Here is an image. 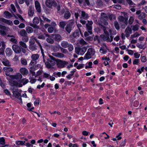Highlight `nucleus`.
I'll use <instances>...</instances> for the list:
<instances>
[{"instance_id":"obj_29","label":"nucleus","mask_w":147,"mask_h":147,"mask_svg":"<svg viewBox=\"0 0 147 147\" xmlns=\"http://www.w3.org/2000/svg\"><path fill=\"white\" fill-rule=\"evenodd\" d=\"M47 38L46 39V41L48 43L51 44H53L54 42V40L53 39L49 34L48 36H47Z\"/></svg>"},{"instance_id":"obj_37","label":"nucleus","mask_w":147,"mask_h":147,"mask_svg":"<svg viewBox=\"0 0 147 147\" xmlns=\"http://www.w3.org/2000/svg\"><path fill=\"white\" fill-rule=\"evenodd\" d=\"M26 29L27 32L28 34L32 33L33 31V28L30 26L26 27Z\"/></svg>"},{"instance_id":"obj_30","label":"nucleus","mask_w":147,"mask_h":147,"mask_svg":"<svg viewBox=\"0 0 147 147\" xmlns=\"http://www.w3.org/2000/svg\"><path fill=\"white\" fill-rule=\"evenodd\" d=\"M87 52L89 54H90L92 57L93 56L95 53V51L94 49L92 48H89L88 49Z\"/></svg>"},{"instance_id":"obj_1","label":"nucleus","mask_w":147,"mask_h":147,"mask_svg":"<svg viewBox=\"0 0 147 147\" xmlns=\"http://www.w3.org/2000/svg\"><path fill=\"white\" fill-rule=\"evenodd\" d=\"M50 58L47 59V61L45 62V65L47 68H50L52 66L54 65L56 62V60L52 56H50Z\"/></svg>"},{"instance_id":"obj_31","label":"nucleus","mask_w":147,"mask_h":147,"mask_svg":"<svg viewBox=\"0 0 147 147\" xmlns=\"http://www.w3.org/2000/svg\"><path fill=\"white\" fill-rule=\"evenodd\" d=\"M71 15V14L70 12L68 11H67L64 13V17L65 19H67L70 17Z\"/></svg>"},{"instance_id":"obj_15","label":"nucleus","mask_w":147,"mask_h":147,"mask_svg":"<svg viewBox=\"0 0 147 147\" xmlns=\"http://www.w3.org/2000/svg\"><path fill=\"white\" fill-rule=\"evenodd\" d=\"M73 24L72 23H69L66 25L65 27V30L67 33L69 34L72 30Z\"/></svg>"},{"instance_id":"obj_28","label":"nucleus","mask_w":147,"mask_h":147,"mask_svg":"<svg viewBox=\"0 0 147 147\" xmlns=\"http://www.w3.org/2000/svg\"><path fill=\"white\" fill-rule=\"evenodd\" d=\"M69 44L66 41H63L61 43V45L63 48H66L69 46Z\"/></svg>"},{"instance_id":"obj_58","label":"nucleus","mask_w":147,"mask_h":147,"mask_svg":"<svg viewBox=\"0 0 147 147\" xmlns=\"http://www.w3.org/2000/svg\"><path fill=\"white\" fill-rule=\"evenodd\" d=\"M61 73L60 72H55L53 73V75L56 77H57V76L60 77L61 76Z\"/></svg>"},{"instance_id":"obj_36","label":"nucleus","mask_w":147,"mask_h":147,"mask_svg":"<svg viewBox=\"0 0 147 147\" xmlns=\"http://www.w3.org/2000/svg\"><path fill=\"white\" fill-rule=\"evenodd\" d=\"M25 141H16V144L17 145H20L21 146H24L25 145Z\"/></svg>"},{"instance_id":"obj_16","label":"nucleus","mask_w":147,"mask_h":147,"mask_svg":"<svg viewBox=\"0 0 147 147\" xmlns=\"http://www.w3.org/2000/svg\"><path fill=\"white\" fill-rule=\"evenodd\" d=\"M124 32L126 37L128 38L130 34L132 33V30L129 26H128L125 29Z\"/></svg>"},{"instance_id":"obj_39","label":"nucleus","mask_w":147,"mask_h":147,"mask_svg":"<svg viewBox=\"0 0 147 147\" xmlns=\"http://www.w3.org/2000/svg\"><path fill=\"white\" fill-rule=\"evenodd\" d=\"M76 70H73L71 71L70 72V74L66 76V78L68 80H70L71 78H72L73 75L74 74V73L76 72Z\"/></svg>"},{"instance_id":"obj_19","label":"nucleus","mask_w":147,"mask_h":147,"mask_svg":"<svg viewBox=\"0 0 147 147\" xmlns=\"http://www.w3.org/2000/svg\"><path fill=\"white\" fill-rule=\"evenodd\" d=\"M10 85L11 86H16L17 87H21L22 86V84L19 83L16 81L13 80L11 84Z\"/></svg>"},{"instance_id":"obj_10","label":"nucleus","mask_w":147,"mask_h":147,"mask_svg":"<svg viewBox=\"0 0 147 147\" xmlns=\"http://www.w3.org/2000/svg\"><path fill=\"white\" fill-rule=\"evenodd\" d=\"M22 77V75L20 73H16L14 75L9 76V77L12 80H18V81L21 79Z\"/></svg>"},{"instance_id":"obj_8","label":"nucleus","mask_w":147,"mask_h":147,"mask_svg":"<svg viewBox=\"0 0 147 147\" xmlns=\"http://www.w3.org/2000/svg\"><path fill=\"white\" fill-rule=\"evenodd\" d=\"M45 4L46 6L49 8H51L52 6L55 7L57 5L56 2L54 0H47Z\"/></svg>"},{"instance_id":"obj_11","label":"nucleus","mask_w":147,"mask_h":147,"mask_svg":"<svg viewBox=\"0 0 147 147\" xmlns=\"http://www.w3.org/2000/svg\"><path fill=\"white\" fill-rule=\"evenodd\" d=\"M136 14L138 15L137 18L139 19L142 20L146 17V14L143 12H141L140 10L137 11Z\"/></svg>"},{"instance_id":"obj_24","label":"nucleus","mask_w":147,"mask_h":147,"mask_svg":"<svg viewBox=\"0 0 147 147\" xmlns=\"http://www.w3.org/2000/svg\"><path fill=\"white\" fill-rule=\"evenodd\" d=\"M18 34H19L21 36L24 37L25 36L28 35V34L25 30L22 29L20 32H18Z\"/></svg>"},{"instance_id":"obj_53","label":"nucleus","mask_w":147,"mask_h":147,"mask_svg":"<svg viewBox=\"0 0 147 147\" xmlns=\"http://www.w3.org/2000/svg\"><path fill=\"white\" fill-rule=\"evenodd\" d=\"M4 82V81L0 77V86L3 88H4L5 86Z\"/></svg>"},{"instance_id":"obj_27","label":"nucleus","mask_w":147,"mask_h":147,"mask_svg":"<svg viewBox=\"0 0 147 147\" xmlns=\"http://www.w3.org/2000/svg\"><path fill=\"white\" fill-rule=\"evenodd\" d=\"M80 31L78 30H75L72 33V36L74 38L78 37L80 36Z\"/></svg>"},{"instance_id":"obj_60","label":"nucleus","mask_w":147,"mask_h":147,"mask_svg":"<svg viewBox=\"0 0 147 147\" xmlns=\"http://www.w3.org/2000/svg\"><path fill=\"white\" fill-rule=\"evenodd\" d=\"M141 61L142 62H145L146 61V59L145 56H141Z\"/></svg>"},{"instance_id":"obj_18","label":"nucleus","mask_w":147,"mask_h":147,"mask_svg":"<svg viewBox=\"0 0 147 147\" xmlns=\"http://www.w3.org/2000/svg\"><path fill=\"white\" fill-rule=\"evenodd\" d=\"M34 9L33 6L30 5L29 7L28 10V14L30 16H32L34 15Z\"/></svg>"},{"instance_id":"obj_64","label":"nucleus","mask_w":147,"mask_h":147,"mask_svg":"<svg viewBox=\"0 0 147 147\" xmlns=\"http://www.w3.org/2000/svg\"><path fill=\"white\" fill-rule=\"evenodd\" d=\"M134 56L135 58L137 59L140 57V55L138 53L136 52L134 53Z\"/></svg>"},{"instance_id":"obj_5","label":"nucleus","mask_w":147,"mask_h":147,"mask_svg":"<svg viewBox=\"0 0 147 147\" xmlns=\"http://www.w3.org/2000/svg\"><path fill=\"white\" fill-rule=\"evenodd\" d=\"M87 49V48L86 47H83L82 48H75V52L77 54L83 55L86 51Z\"/></svg>"},{"instance_id":"obj_22","label":"nucleus","mask_w":147,"mask_h":147,"mask_svg":"<svg viewBox=\"0 0 147 147\" xmlns=\"http://www.w3.org/2000/svg\"><path fill=\"white\" fill-rule=\"evenodd\" d=\"M53 35L55 40L57 42H59L62 39L61 36L59 34H55Z\"/></svg>"},{"instance_id":"obj_20","label":"nucleus","mask_w":147,"mask_h":147,"mask_svg":"<svg viewBox=\"0 0 147 147\" xmlns=\"http://www.w3.org/2000/svg\"><path fill=\"white\" fill-rule=\"evenodd\" d=\"M35 7L38 13L41 12V7L40 4L38 1H36L35 2Z\"/></svg>"},{"instance_id":"obj_49","label":"nucleus","mask_w":147,"mask_h":147,"mask_svg":"<svg viewBox=\"0 0 147 147\" xmlns=\"http://www.w3.org/2000/svg\"><path fill=\"white\" fill-rule=\"evenodd\" d=\"M79 43L80 44L83 45H86L87 44V42L82 38L79 41Z\"/></svg>"},{"instance_id":"obj_17","label":"nucleus","mask_w":147,"mask_h":147,"mask_svg":"<svg viewBox=\"0 0 147 147\" xmlns=\"http://www.w3.org/2000/svg\"><path fill=\"white\" fill-rule=\"evenodd\" d=\"M4 71L5 72V75L7 76H9V73L13 71V69L12 68L9 67H5L3 68Z\"/></svg>"},{"instance_id":"obj_61","label":"nucleus","mask_w":147,"mask_h":147,"mask_svg":"<svg viewBox=\"0 0 147 147\" xmlns=\"http://www.w3.org/2000/svg\"><path fill=\"white\" fill-rule=\"evenodd\" d=\"M0 143L2 145H4L5 143V139L3 137L0 138Z\"/></svg>"},{"instance_id":"obj_43","label":"nucleus","mask_w":147,"mask_h":147,"mask_svg":"<svg viewBox=\"0 0 147 147\" xmlns=\"http://www.w3.org/2000/svg\"><path fill=\"white\" fill-rule=\"evenodd\" d=\"M87 30L89 33L91 34H92V26H86Z\"/></svg>"},{"instance_id":"obj_51","label":"nucleus","mask_w":147,"mask_h":147,"mask_svg":"<svg viewBox=\"0 0 147 147\" xmlns=\"http://www.w3.org/2000/svg\"><path fill=\"white\" fill-rule=\"evenodd\" d=\"M22 41L25 42H27L29 40V38L28 35L23 37L22 38Z\"/></svg>"},{"instance_id":"obj_7","label":"nucleus","mask_w":147,"mask_h":147,"mask_svg":"<svg viewBox=\"0 0 147 147\" xmlns=\"http://www.w3.org/2000/svg\"><path fill=\"white\" fill-rule=\"evenodd\" d=\"M39 18L37 17H35L33 19V23H30V25L34 28L38 29L39 28V26L37 25L39 24Z\"/></svg>"},{"instance_id":"obj_52","label":"nucleus","mask_w":147,"mask_h":147,"mask_svg":"<svg viewBox=\"0 0 147 147\" xmlns=\"http://www.w3.org/2000/svg\"><path fill=\"white\" fill-rule=\"evenodd\" d=\"M59 48L61 50V51L62 53L67 54L68 53V51L66 49H65L60 46L59 47Z\"/></svg>"},{"instance_id":"obj_54","label":"nucleus","mask_w":147,"mask_h":147,"mask_svg":"<svg viewBox=\"0 0 147 147\" xmlns=\"http://www.w3.org/2000/svg\"><path fill=\"white\" fill-rule=\"evenodd\" d=\"M42 56L43 57V62L45 64V62H47L46 60H47V59H49V58H48V55H45V54L42 55Z\"/></svg>"},{"instance_id":"obj_34","label":"nucleus","mask_w":147,"mask_h":147,"mask_svg":"<svg viewBox=\"0 0 147 147\" xmlns=\"http://www.w3.org/2000/svg\"><path fill=\"white\" fill-rule=\"evenodd\" d=\"M4 14L6 16V18H9L12 17V14L7 11H5Z\"/></svg>"},{"instance_id":"obj_12","label":"nucleus","mask_w":147,"mask_h":147,"mask_svg":"<svg viewBox=\"0 0 147 147\" xmlns=\"http://www.w3.org/2000/svg\"><path fill=\"white\" fill-rule=\"evenodd\" d=\"M113 37L114 36L112 35H111L109 38V34L106 35L104 36L103 39L107 42H111L113 40Z\"/></svg>"},{"instance_id":"obj_63","label":"nucleus","mask_w":147,"mask_h":147,"mask_svg":"<svg viewBox=\"0 0 147 147\" xmlns=\"http://www.w3.org/2000/svg\"><path fill=\"white\" fill-rule=\"evenodd\" d=\"M139 62V59H134L133 62V63L134 65H138Z\"/></svg>"},{"instance_id":"obj_32","label":"nucleus","mask_w":147,"mask_h":147,"mask_svg":"<svg viewBox=\"0 0 147 147\" xmlns=\"http://www.w3.org/2000/svg\"><path fill=\"white\" fill-rule=\"evenodd\" d=\"M5 53L6 55L8 56H9L12 55L13 52L11 49L7 48L6 49Z\"/></svg>"},{"instance_id":"obj_38","label":"nucleus","mask_w":147,"mask_h":147,"mask_svg":"<svg viewBox=\"0 0 147 147\" xmlns=\"http://www.w3.org/2000/svg\"><path fill=\"white\" fill-rule=\"evenodd\" d=\"M66 22L65 21H61L60 22L59 27L62 29H64L65 26L66 24Z\"/></svg>"},{"instance_id":"obj_14","label":"nucleus","mask_w":147,"mask_h":147,"mask_svg":"<svg viewBox=\"0 0 147 147\" xmlns=\"http://www.w3.org/2000/svg\"><path fill=\"white\" fill-rule=\"evenodd\" d=\"M108 50V49L107 46L105 44H103V45L100 48L99 51L101 53L105 54L107 52Z\"/></svg>"},{"instance_id":"obj_45","label":"nucleus","mask_w":147,"mask_h":147,"mask_svg":"<svg viewBox=\"0 0 147 147\" xmlns=\"http://www.w3.org/2000/svg\"><path fill=\"white\" fill-rule=\"evenodd\" d=\"M101 28L102 30H103L105 35L109 34L108 32L107 31V30H106V27L102 25H101Z\"/></svg>"},{"instance_id":"obj_62","label":"nucleus","mask_w":147,"mask_h":147,"mask_svg":"<svg viewBox=\"0 0 147 147\" xmlns=\"http://www.w3.org/2000/svg\"><path fill=\"white\" fill-rule=\"evenodd\" d=\"M54 30V28L52 27L48 28V31L50 33H52L53 32Z\"/></svg>"},{"instance_id":"obj_55","label":"nucleus","mask_w":147,"mask_h":147,"mask_svg":"<svg viewBox=\"0 0 147 147\" xmlns=\"http://www.w3.org/2000/svg\"><path fill=\"white\" fill-rule=\"evenodd\" d=\"M134 21V18L132 16L130 17L128 21L129 24H132Z\"/></svg>"},{"instance_id":"obj_3","label":"nucleus","mask_w":147,"mask_h":147,"mask_svg":"<svg viewBox=\"0 0 147 147\" xmlns=\"http://www.w3.org/2000/svg\"><path fill=\"white\" fill-rule=\"evenodd\" d=\"M11 90L13 93V96L16 98H17L21 101V102L22 103V99L21 98V94L18 91V89L11 88Z\"/></svg>"},{"instance_id":"obj_23","label":"nucleus","mask_w":147,"mask_h":147,"mask_svg":"<svg viewBox=\"0 0 147 147\" xmlns=\"http://www.w3.org/2000/svg\"><path fill=\"white\" fill-rule=\"evenodd\" d=\"M52 55L55 57L59 58H62L64 57V55L63 53L59 52L53 53Z\"/></svg>"},{"instance_id":"obj_26","label":"nucleus","mask_w":147,"mask_h":147,"mask_svg":"<svg viewBox=\"0 0 147 147\" xmlns=\"http://www.w3.org/2000/svg\"><path fill=\"white\" fill-rule=\"evenodd\" d=\"M18 81L19 82V83L21 84L23 83L22 84V86L25 85L28 82V80L25 78H23L21 80L20 79Z\"/></svg>"},{"instance_id":"obj_50","label":"nucleus","mask_w":147,"mask_h":147,"mask_svg":"<svg viewBox=\"0 0 147 147\" xmlns=\"http://www.w3.org/2000/svg\"><path fill=\"white\" fill-rule=\"evenodd\" d=\"M21 63L23 65H27V61L24 59L22 58L21 59Z\"/></svg>"},{"instance_id":"obj_44","label":"nucleus","mask_w":147,"mask_h":147,"mask_svg":"<svg viewBox=\"0 0 147 147\" xmlns=\"http://www.w3.org/2000/svg\"><path fill=\"white\" fill-rule=\"evenodd\" d=\"M139 26L138 24H136L135 25L131 26L132 30L134 31L138 30L139 29Z\"/></svg>"},{"instance_id":"obj_47","label":"nucleus","mask_w":147,"mask_h":147,"mask_svg":"<svg viewBox=\"0 0 147 147\" xmlns=\"http://www.w3.org/2000/svg\"><path fill=\"white\" fill-rule=\"evenodd\" d=\"M114 24L115 28L117 30L120 29V27L119 24L117 21H115L114 23Z\"/></svg>"},{"instance_id":"obj_42","label":"nucleus","mask_w":147,"mask_h":147,"mask_svg":"<svg viewBox=\"0 0 147 147\" xmlns=\"http://www.w3.org/2000/svg\"><path fill=\"white\" fill-rule=\"evenodd\" d=\"M29 49L31 51H34L37 49V47L35 45H29Z\"/></svg>"},{"instance_id":"obj_33","label":"nucleus","mask_w":147,"mask_h":147,"mask_svg":"<svg viewBox=\"0 0 147 147\" xmlns=\"http://www.w3.org/2000/svg\"><path fill=\"white\" fill-rule=\"evenodd\" d=\"M48 36V34L44 33V34L38 36V38L39 39L44 40L45 39V37Z\"/></svg>"},{"instance_id":"obj_21","label":"nucleus","mask_w":147,"mask_h":147,"mask_svg":"<svg viewBox=\"0 0 147 147\" xmlns=\"http://www.w3.org/2000/svg\"><path fill=\"white\" fill-rule=\"evenodd\" d=\"M0 21L1 22H3L9 25H12L13 24L12 22L11 21L4 18H0Z\"/></svg>"},{"instance_id":"obj_46","label":"nucleus","mask_w":147,"mask_h":147,"mask_svg":"<svg viewBox=\"0 0 147 147\" xmlns=\"http://www.w3.org/2000/svg\"><path fill=\"white\" fill-rule=\"evenodd\" d=\"M96 3L98 7H101L103 5V2L101 0H97Z\"/></svg>"},{"instance_id":"obj_57","label":"nucleus","mask_w":147,"mask_h":147,"mask_svg":"<svg viewBox=\"0 0 147 147\" xmlns=\"http://www.w3.org/2000/svg\"><path fill=\"white\" fill-rule=\"evenodd\" d=\"M127 3L131 6L133 7L134 5V3L132 2L131 0H126Z\"/></svg>"},{"instance_id":"obj_4","label":"nucleus","mask_w":147,"mask_h":147,"mask_svg":"<svg viewBox=\"0 0 147 147\" xmlns=\"http://www.w3.org/2000/svg\"><path fill=\"white\" fill-rule=\"evenodd\" d=\"M39 57V56L38 54H36L32 55L31 57L32 60H31L30 64L31 65H35L37 63V60L38 59Z\"/></svg>"},{"instance_id":"obj_13","label":"nucleus","mask_w":147,"mask_h":147,"mask_svg":"<svg viewBox=\"0 0 147 147\" xmlns=\"http://www.w3.org/2000/svg\"><path fill=\"white\" fill-rule=\"evenodd\" d=\"M118 20L121 23H124L126 24H128V18H124L122 16H119L118 18Z\"/></svg>"},{"instance_id":"obj_35","label":"nucleus","mask_w":147,"mask_h":147,"mask_svg":"<svg viewBox=\"0 0 147 147\" xmlns=\"http://www.w3.org/2000/svg\"><path fill=\"white\" fill-rule=\"evenodd\" d=\"M24 42L22 41H20L19 42V44L20 45V46L22 47L23 48L26 49L27 48V47L26 44Z\"/></svg>"},{"instance_id":"obj_25","label":"nucleus","mask_w":147,"mask_h":147,"mask_svg":"<svg viewBox=\"0 0 147 147\" xmlns=\"http://www.w3.org/2000/svg\"><path fill=\"white\" fill-rule=\"evenodd\" d=\"M20 72L23 75H26L28 73V70L25 68H22L20 69Z\"/></svg>"},{"instance_id":"obj_6","label":"nucleus","mask_w":147,"mask_h":147,"mask_svg":"<svg viewBox=\"0 0 147 147\" xmlns=\"http://www.w3.org/2000/svg\"><path fill=\"white\" fill-rule=\"evenodd\" d=\"M109 19L107 15L104 13H102L101 14L100 20L101 22L105 25H107L108 23L107 22Z\"/></svg>"},{"instance_id":"obj_48","label":"nucleus","mask_w":147,"mask_h":147,"mask_svg":"<svg viewBox=\"0 0 147 147\" xmlns=\"http://www.w3.org/2000/svg\"><path fill=\"white\" fill-rule=\"evenodd\" d=\"M2 63L5 66H8L9 65V62L7 59H3Z\"/></svg>"},{"instance_id":"obj_9","label":"nucleus","mask_w":147,"mask_h":147,"mask_svg":"<svg viewBox=\"0 0 147 147\" xmlns=\"http://www.w3.org/2000/svg\"><path fill=\"white\" fill-rule=\"evenodd\" d=\"M56 63L57 67L60 68L64 67L65 65H67L68 64L67 62L63 61L59 59H57Z\"/></svg>"},{"instance_id":"obj_40","label":"nucleus","mask_w":147,"mask_h":147,"mask_svg":"<svg viewBox=\"0 0 147 147\" xmlns=\"http://www.w3.org/2000/svg\"><path fill=\"white\" fill-rule=\"evenodd\" d=\"M92 57L91 56L90 54H89L87 52L84 55V59L86 60H88L91 58Z\"/></svg>"},{"instance_id":"obj_59","label":"nucleus","mask_w":147,"mask_h":147,"mask_svg":"<svg viewBox=\"0 0 147 147\" xmlns=\"http://www.w3.org/2000/svg\"><path fill=\"white\" fill-rule=\"evenodd\" d=\"M67 47H68V49L69 51H71L74 49V47L71 44H69V46Z\"/></svg>"},{"instance_id":"obj_56","label":"nucleus","mask_w":147,"mask_h":147,"mask_svg":"<svg viewBox=\"0 0 147 147\" xmlns=\"http://www.w3.org/2000/svg\"><path fill=\"white\" fill-rule=\"evenodd\" d=\"M140 35L138 32H136L135 34H133L131 35V38H134L137 37Z\"/></svg>"},{"instance_id":"obj_41","label":"nucleus","mask_w":147,"mask_h":147,"mask_svg":"<svg viewBox=\"0 0 147 147\" xmlns=\"http://www.w3.org/2000/svg\"><path fill=\"white\" fill-rule=\"evenodd\" d=\"M88 14L86 13L84 11H82L81 12V17L83 19L87 18L88 17Z\"/></svg>"},{"instance_id":"obj_2","label":"nucleus","mask_w":147,"mask_h":147,"mask_svg":"<svg viewBox=\"0 0 147 147\" xmlns=\"http://www.w3.org/2000/svg\"><path fill=\"white\" fill-rule=\"evenodd\" d=\"M12 47L14 51L16 54L20 53L22 51L24 53H25L26 52L25 49L22 48L20 46L16 45H13Z\"/></svg>"}]
</instances>
